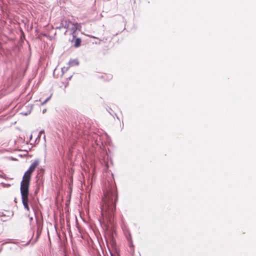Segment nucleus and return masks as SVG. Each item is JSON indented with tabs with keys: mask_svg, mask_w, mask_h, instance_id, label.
Masks as SVG:
<instances>
[{
	"mask_svg": "<svg viewBox=\"0 0 256 256\" xmlns=\"http://www.w3.org/2000/svg\"><path fill=\"white\" fill-rule=\"evenodd\" d=\"M38 165V162L35 160L30 166L29 168L24 174L22 181L20 182V194L22 195V203L25 209L30 212V208L28 206V196L29 194V187L31 180L32 174L35 170L36 168Z\"/></svg>",
	"mask_w": 256,
	"mask_h": 256,
	"instance_id": "obj_2",
	"label": "nucleus"
},
{
	"mask_svg": "<svg viewBox=\"0 0 256 256\" xmlns=\"http://www.w3.org/2000/svg\"><path fill=\"white\" fill-rule=\"evenodd\" d=\"M118 198L116 186L115 184H110L108 189L104 191L102 198L101 209L103 216L108 217L110 220V218L114 216Z\"/></svg>",
	"mask_w": 256,
	"mask_h": 256,
	"instance_id": "obj_1",
	"label": "nucleus"
},
{
	"mask_svg": "<svg viewBox=\"0 0 256 256\" xmlns=\"http://www.w3.org/2000/svg\"><path fill=\"white\" fill-rule=\"evenodd\" d=\"M82 40L80 38H78L74 41V46L76 48H78L80 46Z\"/></svg>",
	"mask_w": 256,
	"mask_h": 256,
	"instance_id": "obj_7",
	"label": "nucleus"
},
{
	"mask_svg": "<svg viewBox=\"0 0 256 256\" xmlns=\"http://www.w3.org/2000/svg\"><path fill=\"white\" fill-rule=\"evenodd\" d=\"M71 26H72V27L70 28V29L68 30H70L72 32L73 36H74V32L76 30H80L82 26H81L80 24L78 22L72 23Z\"/></svg>",
	"mask_w": 256,
	"mask_h": 256,
	"instance_id": "obj_4",
	"label": "nucleus"
},
{
	"mask_svg": "<svg viewBox=\"0 0 256 256\" xmlns=\"http://www.w3.org/2000/svg\"><path fill=\"white\" fill-rule=\"evenodd\" d=\"M68 66L66 67L64 66L62 68V72H66L68 68L73 66H78V62L76 60H70L68 62Z\"/></svg>",
	"mask_w": 256,
	"mask_h": 256,
	"instance_id": "obj_3",
	"label": "nucleus"
},
{
	"mask_svg": "<svg viewBox=\"0 0 256 256\" xmlns=\"http://www.w3.org/2000/svg\"><path fill=\"white\" fill-rule=\"evenodd\" d=\"M102 78L106 81H108L112 79V76L111 74H104L102 76Z\"/></svg>",
	"mask_w": 256,
	"mask_h": 256,
	"instance_id": "obj_6",
	"label": "nucleus"
},
{
	"mask_svg": "<svg viewBox=\"0 0 256 256\" xmlns=\"http://www.w3.org/2000/svg\"><path fill=\"white\" fill-rule=\"evenodd\" d=\"M72 22L68 20H63L61 22V27L66 29L67 32L70 29V26L72 25Z\"/></svg>",
	"mask_w": 256,
	"mask_h": 256,
	"instance_id": "obj_5",
	"label": "nucleus"
}]
</instances>
